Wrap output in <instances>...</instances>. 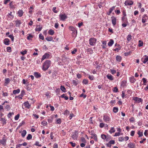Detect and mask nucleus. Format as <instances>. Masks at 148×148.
<instances>
[{
  "label": "nucleus",
  "mask_w": 148,
  "mask_h": 148,
  "mask_svg": "<svg viewBox=\"0 0 148 148\" xmlns=\"http://www.w3.org/2000/svg\"><path fill=\"white\" fill-rule=\"evenodd\" d=\"M112 22L113 26H114L116 24V18L114 16H112L111 17Z\"/></svg>",
  "instance_id": "obj_12"
},
{
  "label": "nucleus",
  "mask_w": 148,
  "mask_h": 148,
  "mask_svg": "<svg viewBox=\"0 0 148 148\" xmlns=\"http://www.w3.org/2000/svg\"><path fill=\"white\" fill-rule=\"evenodd\" d=\"M15 25L16 27H19L20 25L21 24V20H17L15 21Z\"/></svg>",
  "instance_id": "obj_14"
},
{
  "label": "nucleus",
  "mask_w": 148,
  "mask_h": 148,
  "mask_svg": "<svg viewBox=\"0 0 148 148\" xmlns=\"http://www.w3.org/2000/svg\"><path fill=\"white\" fill-rule=\"evenodd\" d=\"M8 92H3L2 95L3 97H6V96H8Z\"/></svg>",
  "instance_id": "obj_64"
},
{
  "label": "nucleus",
  "mask_w": 148,
  "mask_h": 148,
  "mask_svg": "<svg viewBox=\"0 0 148 148\" xmlns=\"http://www.w3.org/2000/svg\"><path fill=\"white\" fill-rule=\"evenodd\" d=\"M78 131H75L73 134L72 136V137L73 139L76 140L78 137Z\"/></svg>",
  "instance_id": "obj_8"
},
{
  "label": "nucleus",
  "mask_w": 148,
  "mask_h": 148,
  "mask_svg": "<svg viewBox=\"0 0 148 148\" xmlns=\"http://www.w3.org/2000/svg\"><path fill=\"white\" fill-rule=\"evenodd\" d=\"M138 134L139 135V137H140L142 136H143V132L142 131H141L140 130L138 131Z\"/></svg>",
  "instance_id": "obj_40"
},
{
  "label": "nucleus",
  "mask_w": 148,
  "mask_h": 148,
  "mask_svg": "<svg viewBox=\"0 0 148 148\" xmlns=\"http://www.w3.org/2000/svg\"><path fill=\"white\" fill-rule=\"evenodd\" d=\"M60 20L64 21L67 18V15L65 14H60L59 15Z\"/></svg>",
  "instance_id": "obj_7"
},
{
  "label": "nucleus",
  "mask_w": 148,
  "mask_h": 148,
  "mask_svg": "<svg viewBox=\"0 0 148 148\" xmlns=\"http://www.w3.org/2000/svg\"><path fill=\"white\" fill-rule=\"evenodd\" d=\"M82 83L83 84L86 85L88 84V81L87 79H84Z\"/></svg>",
  "instance_id": "obj_54"
},
{
  "label": "nucleus",
  "mask_w": 148,
  "mask_h": 148,
  "mask_svg": "<svg viewBox=\"0 0 148 148\" xmlns=\"http://www.w3.org/2000/svg\"><path fill=\"white\" fill-rule=\"evenodd\" d=\"M129 121H130V122H134V121H135V119H134V117H131L130 119H129Z\"/></svg>",
  "instance_id": "obj_62"
},
{
  "label": "nucleus",
  "mask_w": 148,
  "mask_h": 148,
  "mask_svg": "<svg viewBox=\"0 0 148 148\" xmlns=\"http://www.w3.org/2000/svg\"><path fill=\"white\" fill-rule=\"evenodd\" d=\"M124 140V138L123 137H120L119 138V140L120 142H122Z\"/></svg>",
  "instance_id": "obj_53"
},
{
  "label": "nucleus",
  "mask_w": 148,
  "mask_h": 148,
  "mask_svg": "<svg viewBox=\"0 0 148 148\" xmlns=\"http://www.w3.org/2000/svg\"><path fill=\"white\" fill-rule=\"evenodd\" d=\"M20 91V89H18L17 90H15L13 91V94H18Z\"/></svg>",
  "instance_id": "obj_29"
},
{
  "label": "nucleus",
  "mask_w": 148,
  "mask_h": 148,
  "mask_svg": "<svg viewBox=\"0 0 148 148\" xmlns=\"http://www.w3.org/2000/svg\"><path fill=\"white\" fill-rule=\"evenodd\" d=\"M118 48H116L114 49V51H118L119 50H120L121 49V47L119 45H118Z\"/></svg>",
  "instance_id": "obj_52"
},
{
  "label": "nucleus",
  "mask_w": 148,
  "mask_h": 148,
  "mask_svg": "<svg viewBox=\"0 0 148 148\" xmlns=\"http://www.w3.org/2000/svg\"><path fill=\"white\" fill-rule=\"evenodd\" d=\"M6 139L5 137H3L2 139L0 140V145L2 144L5 146L6 145Z\"/></svg>",
  "instance_id": "obj_5"
},
{
  "label": "nucleus",
  "mask_w": 148,
  "mask_h": 148,
  "mask_svg": "<svg viewBox=\"0 0 148 148\" xmlns=\"http://www.w3.org/2000/svg\"><path fill=\"white\" fill-rule=\"evenodd\" d=\"M148 19V16L147 14H144L142 17V22L143 23L146 22Z\"/></svg>",
  "instance_id": "obj_6"
},
{
  "label": "nucleus",
  "mask_w": 148,
  "mask_h": 148,
  "mask_svg": "<svg viewBox=\"0 0 148 148\" xmlns=\"http://www.w3.org/2000/svg\"><path fill=\"white\" fill-rule=\"evenodd\" d=\"M118 108L116 107H114L113 109V112L115 113H117L118 111Z\"/></svg>",
  "instance_id": "obj_39"
},
{
  "label": "nucleus",
  "mask_w": 148,
  "mask_h": 148,
  "mask_svg": "<svg viewBox=\"0 0 148 148\" xmlns=\"http://www.w3.org/2000/svg\"><path fill=\"white\" fill-rule=\"evenodd\" d=\"M34 145L40 147H41L42 146V145L40 144V142L38 141H36L35 143L34 144Z\"/></svg>",
  "instance_id": "obj_46"
},
{
  "label": "nucleus",
  "mask_w": 148,
  "mask_h": 148,
  "mask_svg": "<svg viewBox=\"0 0 148 148\" xmlns=\"http://www.w3.org/2000/svg\"><path fill=\"white\" fill-rule=\"evenodd\" d=\"M141 60L144 63H146L148 61V56L147 55L145 56L141 59Z\"/></svg>",
  "instance_id": "obj_13"
},
{
  "label": "nucleus",
  "mask_w": 148,
  "mask_h": 148,
  "mask_svg": "<svg viewBox=\"0 0 148 148\" xmlns=\"http://www.w3.org/2000/svg\"><path fill=\"white\" fill-rule=\"evenodd\" d=\"M28 35L27 37V39L28 40H30L31 38L33 37V36L30 34H28Z\"/></svg>",
  "instance_id": "obj_43"
},
{
  "label": "nucleus",
  "mask_w": 148,
  "mask_h": 148,
  "mask_svg": "<svg viewBox=\"0 0 148 148\" xmlns=\"http://www.w3.org/2000/svg\"><path fill=\"white\" fill-rule=\"evenodd\" d=\"M113 92H119L118 89L116 87L112 89Z\"/></svg>",
  "instance_id": "obj_48"
},
{
  "label": "nucleus",
  "mask_w": 148,
  "mask_h": 148,
  "mask_svg": "<svg viewBox=\"0 0 148 148\" xmlns=\"http://www.w3.org/2000/svg\"><path fill=\"white\" fill-rule=\"evenodd\" d=\"M61 123V119H59L56 120V124H60Z\"/></svg>",
  "instance_id": "obj_56"
},
{
  "label": "nucleus",
  "mask_w": 148,
  "mask_h": 148,
  "mask_svg": "<svg viewBox=\"0 0 148 148\" xmlns=\"http://www.w3.org/2000/svg\"><path fill=\"white\" fill-rule=\"evenodd\" d=\"M10 82V79L9 78H7L5 79V86H6Z\"/></svg>",
  "instance_id": "obj_23"
},
{
  "label": "nucleus",
  "mask_w": 148,
  "mask_h": 148,
  "mask_svg": "<svg viewBox=\"0 0 148 148\" xmlns=\"http://www.w3.org/2000/svg\"><path fill=\"white\" fill-rule=\"evenodd\" d=\"M103 119L106 123H109L111 121V118L109 114H105L103 115Z\"/></svg>",
  "instance_id": "obj_2"
},
{
  "label": "nucleus",
  "mask_w": 148,
  "mask_h": 148,
  "mask_svg": "<svg viewBox=\"0 0 148 148\" xmlns=\"http://www.w3.org/2000/svg\"><path fill=\"white\" fill-rule=\"evenodd\" d=\"M143 42L142 41L139 40V43L138 44V46L139 47H141L143 46Z\"/></svg>",
  "instance_id": "obj_45"
},
{
  "label": "nucleus",
  "mask_w": 148,
  "mask_h": 148,
  "mask_svg": "<svg viewBox=\"0 0 148 148\" xmlns=\"http://www.w3.org/2000/svg\"><path fill=\"white\" fill-rule=\"evenodd\" d=\"M127 82L125 80L122 81L121 83V86H122L124 87L126 85Z\"/></svg>",
  "instance_id": "obj_33"
},
{
  "label": "nucleus",
  "mask_w": 148,
  "mask_h": 148,
  "mask_svg": "<svg viewBox=\"0 0 148 148\" xmlns=\"http://www.w3.org/2000/svg\"><path fill=\"white\" fill-rule=\"evenodd\" d=\"M114 43V40L112 39H110L109 42L108 43V45L110 47H111L112 46Z\"/></svg>",
  "instance_id": "obj_28"
},
{
  "label": "nucleus",
  "mask_w": 148,
  "mask_h": 148,
  "mask_svg": "<svg viewBox=\"0 0 148 148\" xmlns=\"http://www.w3.org/2000/svg\"><path fill=\"white\" fill-rule=\"evenodd\" d=\"M133 100L135 101L136 102L139 103L140 102L142 103L143 100L142 99L136 97H133Z\"/></svg>",
  "instance_id": "obj_4"
},
{
  "label": "nucleus",
  "mask_w": 148,
  "mask_h": 148,
  "mask_svg": "<svg viewBox=\"0 0 148 148\" xmlns=\"http://www.w3.org/2000/svg\"><path fill=\"white\" fill-rule=\"evenodd\" d=\"M69 29L70 30H71L72 32H74V31H75L76 30L72 26H69Z\"/></svg>",
  "instance_id": "obj_42"
},
{
  "label": "nucleus",
  "mask_w": 148,
  "mask_h": 148,
  "mask_svg": "<svg viewBox=\"0 0 148 148\" xmlns=\"http://www.w3.org/2000/svg\"><path fill=\"white\" fill-rule=\"evenodd\" d=\"M92 136L93 139L96 141H98V138L97 136V135L95 134L92 133L91 134Z\"/></svg>",
  "instance_id": "obj_24"
},
{
  "label": "nucleus",
  "mask_w": 148,
  "mask_h": 148,
  "mask_svg": "<svg viewBox=\"0 0 148 148\" xmlns=\"http://www.w3.org/2000/svg\"><path fill=\"white\" fill-rule=\"evenodd\" d=\"M72 82L73 84L75 86L79 83V82L77 79L76 80H73Z\"/></svg>",
  "instance_id": "obj_27"
},
{
  "label": "nucleus",
  "mask_w": 148,
  "mask_h": 148,
  "mask_svg": "<svg viewBox=\"0 0 148 148\" xmlns=\"http://www.w3.org/2000/svg\"><path fill=\"white\" fill-rule=\"evenodd\" d=\"M27 132L25 130H23L21 133V136L22 137H24L26 134Z\"/></svg>",
  "instance_id": "obj_34"
},
{
  "label": "nucleus",
  "mask_w": 148,
  "mask_h": 148,
  "mask_svg": "<svg viewBox=\"0 0 148 148\" xmlns=\"http://www.w3.org/2000/svg\"><path fill=\"white\" fill-rule=\"evenodd\" d=\"M97 40L96 38L93 37L91 38L89 40V44L92 46H94L95 45Z\"/></svg>",
  "instance_id": "obj_3"
},
{
  "label": "nucleus",
  "mask_w": 148,
  "mask_h": 148,
  "mask_svg": "<svg viewBox=\"0 0 148 148\" xmlns=\"http://www.w3.org/2000/svg\"><path fill=\"white\" fill-rule=\"evenodd\" d=\"M20 116L19 114H18L17 115L15 116L14 117V119L15 120H17L18 119Z\"/></svg>",
  "instance_id": "obj_58"
},
{
  "label": "nucleus",
  "mask_w": 148,
  "mask_h": 148,
  "mask_svg": "<svg viewBox=\"0 0 148 148\" xmlns=\"http://www.w3.org/2000/svg\"><path fill=\"white\" fill-rule=\"evenodd\" d=\"M115 130L114 127H112L110 130L109 131V132L111 134L114 133L115 132Z\"/></svg>",
  "instance_id": "obj_44"
},
{
  "label": "nucleus",
  "mask_w": 148,
  "mask_h": 148,
  "mask_svg": "<svg viewBox=\"0 0 148 148\" xmlns=\"http://www.w3.org/2000/svg\"><path fill=\"white\" fill-rule=\"evenodd\" d=\"M24 12L22 10H20L18 12L17 14H18V16L19 17H22L23 14Z\"/></svg>",
  "instance_id": "obj_18"
},
{
  "label": "nucleus",
  "mask_w": 148,
  "mask_h": 148,
  "mask_svg": "<svg viewBox=\"0 0 148 148\" xmlns=\"http://www.w3.org/2000/svg\"><path fill=\"white\" fill-rule=\"evenodd\" d=\"M128 147L130 148H135L136 147L135 144L130 143L128 144Z\"/></svg>",
  "instance_id": "obj_19"
},
{
  "label": "nucleus",
  "mask_w": 148,
  "mask_h": 148,
  "mask_svg": "<svg viewBox=\"0 0 148 148\" xmlns=\"http://www.w3.org/2000/svg\"><path fill=\"white\" fill-rule=\"evenodd\" d=\"M5 108L7 110H9L10 108V106L9 105H6L5 106Z\"/></svg>",
  "instance_id": "obj_60"
},
{
  "label": "nucleus",
  "mask_w": 148,
  "mask_h": 148,
  "mask_svg": "<svg viewBox=\"0 0 148 148\" xmlns=\"http://www.w3.org/2000/svg\"><path fill=\"white\" fill-rule=\"evenodd\" d=\"M132 39V36L131 35L129 34L127 36V40L129 41H130Z\"/></svg>",
  "instance_id": "obj_41"
},
{
  "label": "nucleus",
  "mask_w": 148,
  "mask_h": 148,
  "mask_svg": "<svg viewBox=\"0 0 148 148\" xmlns=\"http://www.w3.org/2000/svg\"><path fill=\"white\" fill-rule=\"evenodd\" d=\"M32 136L31 134H29L27 136L26 138V139L27 140H29L32 139Z\"/></svg>",
  "instance_id": "obj_50"
},
{
  "label": "nucleus",
  "mask_w": 148,
  "mask_h": 148,
  "mask_svg": "<svg viewBox=\"0 0 148 148\" xmlns=\"http://www.w3.org/2000/svg\"><path fill=\"white\" fill-rule=\"evenodd\" d=\"M77 30L74 31V32H72V36L73 37H76L77 36Z\"/></svg>",
  "instance_id": "obj_35"
},
{
  "label": "nucleus",
  "mask_w": 148,
  "mask_h": 148,
  "mask_svg": "<svg viewBox=\"0 0 148 148\" xmlns=\"http://www.w3.org/2000/svg\"><path fill=\"white\" fill-rule=\"evenodd\" d=\"M54 33V31L52 29H49L48 31V34H49L50 35L52 36L53 35Z\"/></svg>",
  "instance_id": "obj_31"
},
{
  "label": "nucleus",
  "mask_w": 148,
  "mask_h": 148,
  "mask_svg": "<svg viewBox=\"0 0 148 148\" xmlns=\"http://www.w3.org/2000/svg\"><path fill=\"white\" fill-rule=\"evenodd\" d=\"M42 27L40 25H36L35 30L36 32H40L42 30Z\"/></svg>",
  "instance_id": "obj_16"
},
{
  "label": "nucleus",
  "mask_w": 148,
  "mask_h": 148,
  "mask_svg": "<svg viewBox=\"0 0 148 148\" xmlns=\"http://www.w3.org/2000/svg\"><path fill=\"white\" fill-rule=\"evenodd\" d=\"M39 38L40 39H41L42 40H43L44 39V37L43 35H42L41 33H40L39 34Z\"/></svg>",
  "instance_id": "obj_61"
},
{
  "label": "nucleus",
  "mask_w": 148,
  "mask_h": 148,
  "mask_svg": "<svg viewBox=\"0 0 148 148\" xmlns=\"http://www.w3.org/2000/svg\"><path fill=\"white\" fill-rule=\"evenodd\" d=\"M53 37L52 36L48 37L45 38V39L48 41H53Z\"/></svg>",
  "instance_id": "obj_32"
},
{
  "label": "nucleus",
  "mask_w": 148,
  "mask_h": 148,
  "mask_svg": "<svg viewBox=\"0 0 148 148\" xmlns=\"http://www.w3.org/2000/svg\"><path fill=\"white\" fill-rule=\"evenodd\" d=\"M50 56L49 54L48 53H46L43 55L41 58V62H42L46 58H48Z\"/></svg>",
  "instance_id": "obj_11"
},
{
  "label": "nucleus",
  "mask_w": 148,
  "mask_h": 148,
  "mask_svg": "<svg viewBox=\"0 0 148 148\" xmlns=\"http://www.w3.org/2000/svg\"><path fill=\"white\" fill-rule=\"evenodd\" d=\"M41 124L44 126H46L47 125V123L46 121H43L41 122Z\"/></svg>",
  "instance_id": "obj_47"
},
{
  "label": "nucleus",
  "mask_w": 148,
  "mask_h": 148,
  "mask_svg": "<svg viewBox=\"0 0 148 148\" xmlns=\"http://www.w3.org/2000/svg\"><path fill=\"white\" fill-rule=\"evenodd\" d=\"M0 121L3 122V125L5 124L6 123L7 120L5 117L1 118L0 119Z\"/></svg>",
  "instance_id": "obj_25"
},
{
  "label": "nucleus",
  "mask_w": 148,
  "mask_h": 148,
  "mask_svg": "<svg viewBox=\"0 0 148 148\" xmlns=\"http://www.w3.org/2000/svg\"><path fill=\"white\" fill-rule=\"evenodd\" d=\"M65 95V94H63L61 96V98H64L65 100H67L68 99L69 97Z\"/></svg>",
  "instance_id": "obj_36"
},
{
  "label": "nucleus",
  "mask_w": 148,
  "mask_h": 148,
  "mask_svg": "<svg viewBox=\"0 0 148 148\" xmlns=\"http://www.w3.org/2000/svg\"><path fill=\"white\" fill-rule=\"evenodd\" d=\"M123 23H128L127 19L126 16H123L122 18Z\"/></svg>",
  "instance_id": "obj_26"
},
{
  "label": "nucleus",
  "mask_w": 148,
  "mask_h": 148,
  "mask_svg": "<svg viewBox=\"0 0 148 148\" xmlns=\"http://www.w3.org/2000/svg\"><path fill=\"white\" fill-rule=\"evenodd\" d=\"M122 60V58L121 56L119 55H117L116 57V62H121Z\"/></svg>",
  "instance_id": "obj_15"
},
{
  "label": "nucleus",
  "mask_w": 148,
  "mask_h": 148,
  "mask_svg": "<svg viewBox=\"0 0 148 148\" xmlns=\"http://www.w3.org/2000/svg\"><path fill=\"white\" fill-rule=\"evenodd\" d=\"M130 81L131 83H133L135 82L136 79L134 76H132L130 78Z\"/></svg>",
  "instance_id": "obj_22"
},
{
  "label": "nucleus",
  "mask_w": 148,
  "mask_h": 148,
  "mask_svg": "<svg viewBox=\"0 0 148 148\" xmlns=\"http://www.w3.org/2000/svg\"><path fill=\"white\" fill-rule=\"evenodd\" d=\"M101 138L103 140L106 139V140H107V137L104 134H101Z\"/></svg>",
  "instance_id": "obj_38"
},
{
  "label": "nucleus",
  "mask_w": 148,
  "mask_h": 148,
  "mask_svg": "<svg viewBox=\"0 0 148 148\" xmlns=\"http://www.w3.org/2000/svg\"><path fill=\"white\" fill-rule=\"evenodd\" d=\"M51 64V61L49 60H47L45 61L43 64L42 70L44 71H46L49 68Z\"/></svg>",
  "instance_id": "obj_1"
},
{
  "label": "nucleus",
  "mask_w": 148,
  "mask_h": 148,
  "mask_svg": "<svg viewBox=\"0 0 148 148\" xmlns=\"http://www.w3.org/2000/svg\"><path fill=\"white\" fill-rule=\"evenodd\" d=\"M123 134V133H121L120 132H116L115 133L114 136H119L120 135H122Z\"/></svg>",
  "instance_id": "obj_49"
},
{
  "label": "nucleus",
  "mask_w": 148,
  "mask_h": 148,
  "mask_svg": "<svg viewBox=\"0 0 148 148\" xmlns=\"http://www.w3.org/2000/svg\"><path fill=\"white\" fill-rule=\"evenodd\" d=\"M8 37L11 39V40L12 41H14V36L12 34L8 36Z\"/></svg>",
  "instance_id": "obj_59"
},
{
  "label": "nucleus",
  "mask_w": 148,
  "mask_h": 148,
  "mask_svg": "<svg viewBox=\"0 0 148 148\" xmlns=\"http://www.w3.org/2000/svg\"><path fill=\"white\" fill-rule=\"evenodd\" d=\"M106 77L109 80L112 81L114 79V77L110 74H108L106 75Z\"/></svg>",
  "instance_id": "obj_17"
},
{
  "label": "nucleus",
  "mask_w": 148,
  "mask_h": 148,
  "mask_svg": "<svg viewBox=\"0 0 148 148\" xmlns=\"http://www.w3.org/2000/svg\"><path fill=\"white\" fill-rule=\"evenodd\" d=\"M25 94V90H21V93L20 94V96H21L23 97L24 95Z\"/></svg>",
  "instance_id": "obj_51"
},
{
  "label": "nucleus",
  "mask_w": 148,
  "mask_h": 148,
  "mask_svg": "<svg viewBox=\"0 0 148 148\" xmlns=\"http://www.w3.org/2000/svg\"><path fill=\"white\" fill-rule=\"evenodd\" d=\"M80 142H82L83 143H86L87 141L83 137H82L80 138Z\"/></svg>",
  "instance_id": "obj_30"
},
{
  "label": "nucleus",
  "mask_w": 148,
  "mask_h": 148,
  "mask_svg": "<svg viewBox=\"0 0 148 148\" xmlns=\"http://www.w3.org/2000/svg\"><path fill=\"white\" fill-rule=\"evenodd\" d=\"M134 2L131 0H126L125 1L124 4L125 5H133Z\"/></svg>",
  "instance_id": "obj_9"
},
{
  "label": "nucleus",
  "mask_w": 148,
  "mask_h": 148,
  "mask_svg": "<svg viewBox=\"0 0 148 148\" xmlns=\"http://www.w3.org/2000/svg\"><path fill=\"white\" fill-rule=\"evenodd\" d=\"M34 76L36 78H39L41 77L40 74V73H38L37 72H34Z\"/></svg>",
  "instance_id": "obj_21"
},
{
  "label": "nucleus",
  "mask_w": 148,
  "mask_h": 148,
  "mask_svg": "<svg viewBox=\"0 0 148 148\" xmlns=\"http://www.w3.org/2000/svg\"><path fill=\"white\" fill-rule=\"evenodd\" d=\"M142 80L143 81V84L144 85H146V83L147 82V80L146 78H143L142 79Z\"/></svg>",
  "instance_id": "obj_57"
},
{
  "label": "nucleus",
  "mask_w": 148,
  "mask_h": 148,
  "mask_svg": "<svg viewBox=\"0 0 148 148\" xmlns=\"http://www.w3.org/2000/svg\"><path fill=\"white\" fill-rule=\"evenodd\" d=\"M10 40L8 38H5L4 40L3 43L6 45H9L10 44Z\"/></svg>",
  "instance_id": "obj_20"
},
{
  "label": "nucleus",
  "mask_w": 148,
  "mask_h": 148,
  "mask_svg": "<svg viewBox=\"0 0 148 148\" xmlns=\"http://www.w3.org/2000/svg\"><path fill=\"white\" fill-rule=\"evenodd\" d=\"M27 51L26 50H25L24 51H23L20 52L23 55H24L26 54L27 53Z\"/></svg>",
  "instance_id": "obj_55"
},
{
  "label": "nucleus",
  "mask_w": 148,
  "mask_h": 148,
  "mask_svg": "<svg viewBox=\"0 0 148 148\" xmlns=\"http://www.w3.org/2000/svg\"><path fill=\"white\" fill-rule=\"evenodd\" d=\"M60 88L61 90L64 92H66V89L65 88L64 86H60Z\"/></svg>",
  "instance_id": "obj_37"
},
{
  "label": "nucleus",
  "mask_w": 148,
  "mask_h": 148,
  "mask_svg": "<svg viewBox=\"0 0 148 148\" xmlns=\"http://www.w3.org/2000/svg\"><path fill=\"white\" fill-rule=\"evenodd\" d=\"M111 73L113 75L114 74L116 73V70L113 69H110Z\"/></svg>",
  "instance_id": "obj_63"
},
{
  "label": "nucleus",
  "mask_w": 148,
  "mask_h": 148,
  "mask_svg": "<svg viewBox=\"0 0 148 148\" xmlns=\"http://www.w3.org/2000/svg\"><path fill=\"white\" fill-rule=\"evenodd\" d=\"M23 105L25 106V108H27V109H29L31 107V104H30L28 101L25 102L23 103Z\"/></svg>",
  "instance_id": "obj_10"
}]
</instances>
